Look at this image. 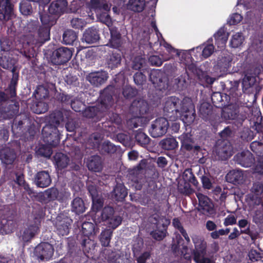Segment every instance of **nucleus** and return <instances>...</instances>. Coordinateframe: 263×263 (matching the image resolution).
I'll use <instances>...</instances> for the list:
<instances>
[{
  "label": "nucleus",
  "instance_id": "nucleus-1",
  "mask_svg": "<svg viewBox=\"0 0 263 263\" xmlns=\"http://www.w3.org/2000/svg\"><path fill=\"white\" fill-rule=\"evenodd\" d=\"M192 104L189 99L180 100L178 98L171 97L167 99L164 106L165 115L171 120L180 119L185 123L192 122L195 118L194 112L191 111Z\"/></svg>",
  "mask_w": 263,
  "mask_h": 263
},
{
  "label": "nucleus",
  "instance_id": "nucleus-2",
  "mask_svg": "<svg viewBox=\"0 0 263 263\" xmlns=\"http://www.w3.org/2000/svg\"><path fill=\"white\" fill-rule=\"evenodd\" d=\"M195 248L193 250V259L196 263H213L212 259L206 256V243L197 235L192 237Z\"/></svg>",
  "mask_w": 263,
  "mask_h": 263
},
{
  "label": "nucleus",
  "instance_id": "nucleus-3",
  "mask_svg": "<svg viewBox=\"0 0 263 263\" xmlns=\"http://www.w3.org/2000/svg\"><path fill=\"white\" fill-rule=\"evenodd\" d=\"M169 126L167 120L164 118L156 119L151 125L149 132L154 138H157L164 135Z\"/></svg>",
  "mask_w": 263,
  "mask_h": 263
},
{
  "label": "nucleus",
  "instance_id": "nucleus-4",
  "mask_svg": "<svg viewBox=\"0 0 263 263\" xmlns=\"http://www.w3.org/2000/svg\"><path fill=\"white\" fill-rule=\"evenodd\" d=\"M72 55V51L67 47L59 48L53 52L52 62L55 65H60L68 61Z\"/></svg>",
  "mask_w": 263,
  "mask_h": 263
},
{
  "label": "nucleus",
  "instance_id": "nucleus-5",
  "mask_svg": "<svg viewBox=\"0 0 263 263\" xmlns=\"http://www.w3.org/2000/svg\"><path fill=\"white\" fill-rule=\"evenodd\" d=\"M232 62V55L229 52L223 53L218 57L214 68L220 72H224L230 68Z\"/></svg>",
  "mask_w": 263,
  "mask_h": 263
},
{
  "label": "nucleus",
  "instance_id": "nucleus-6",
  "mask_svg": "<svg viewBox=\"0 0 263 263\" xmlns=\"http://www.w3.org/2000/svg\"><path fill=\"white\" fill-rule=\"evenodd\" d=\"M199 201V210L204 215H211L213 213V205L206 196L198 193L196 194Z\"/></svg>",
  "mask_w": 263,
  "mask_h": 263
},
{
  "label": "nucleus",
  "instance_id": "nucleus-7",
  "mask_svg": "<svg viewBox=\"0 0 263 263\" xmlns=\"http://www.w3.org/2000/svg\"><path fill=\"white\" fill-rule=\"evenodd\" d=\"M36 255L41 259H50L53 254V248L50 244L44 242L38 245L35 249Z\"/></svg>",
  "mask_w": 263,
  "mask_h": 263
},
{
  "label": "nucleus",
  "instance_id": "nucleus-8",
  "mask_svg": "<svg viewBox=\"0 0 263 263\" xmlns=\"http://www.w3.org/2000/svg\"><path fill=\"white\" fill-rule=\"evenodd\" d=\"M148 110L147 103L143 100H135L130 110L135 117H140L145 114Z\"/></svg>",
  "mask_w": 263,
  "mask_h": 263
},
{
  "label": "nucleus",
  "instance_id": "nucleus-9",
  "mask_svg": "<svg viewBox=\"0 0 263 263\" xmlns=\"http://www.w3.org/2000/svg\"><path fill=\"white\" fill-rule=\"evenodd\" d=\"M13 13L9 0H0V20H8Z\"/></svg>",
  "mask_w": 263,
  "mask_h": 263
},
{
  "label": "nucleus",
  "instance_id": "nucleus-10",
  "mask_svg": "<svg viewBox=\"0 0 263 263\" xmlns=\"http://www.w3.org/2000/svg\"><path fill=\"white\" fill-rule=\"evenodd\" d=\"M235 160L243 167H249L253 162L252 154L249 151H243L235 156Z\"/></svg>",
  "mask_w": 263,
  "mask_h": 263
},
{
  "label": "nucleus",
  "instance_id": "nucleus-11",
  "mask_svg": "<svg viewBox=\"0 0 263 263\" xmlns=\"http://www.w3.org/2000/svg\"><path fill=\"white\" fill-rule=\"evenodd\" d=\"M107 73L105 71H98L90 73L87 80L95 86H99L104 83L107 79Z\"/></svg>",
  "mask_w": 263,
  "mask_h": 263
},
{
  "label": "nucleus",
  "instance_id": "nucleus-12",
  "mask_svg": "<svg viewBox=\"0 0 263 263\" xmlns=\"http://www.w3.org/2000/svg\"><path fill=\"white\" fill-rule=\"evenodd\" d=\"M36 185L40 187H46L51 182V179L49 174L47 171H41L37 173L35 178Z\"/></svg>",
  "mask_w": 263,
  "mask_h": 263
},
{
  "label": "nucleus",
  "instance_id": "nucleus-13",
  "mask_svg": "<svg viewBox=\"0 0 263 263\" xmlns=\"http://www.w3.org/2000/svg\"><path fill=\"white\" fill-rule=\"evenodd\" d=\"M99 38L98 30L95 28H90L84 32L82 41L87 44H92L97 42Z\"/></svg>",
  "mask_w": 263,
  "mask_h": 263
},
{
  "label": "nucleus",
  "instance_id": "nucleus-14",
  "mask_svg": "<svg viewBox=\"0 0 263 263\" xmlns=\"http://www.w3.org/2000/svg\"><path fill=\"white\" fill-rule=\"evenodd\" d=\"M243 173L240 170H233L229 172L226 176L227 180L234 184H239L245 179Z\"/></svg>",
  "mask_w": 263,
  "mask_h": 263
},
{
  "label": "nucleus",
  "instance_id": "nucleus-15",
  "mask_svg": "<svg viewBox=\"0 0 263 263\" xmlns=\"http://www.w3.org/2000/svg\"><path fill=\"white\" fill-rule=\"evenodd\" d=\"M216 154L221 159H226L232 154V147L229 142L224 143L215 149Z\"/></svg>",
  "mask_w": 263,
  "mask_h": 263
},
{
  "label": "nucleus",
  "instance_id": "nucleus-16",
  "mask_svg": "<svg viewBox=\"0 0 263 263\" xmlns=\"http://www.w3.org/2000/svg\"><path fill=\"white\" fill-rule=\"evenodd\" d=\"M67 6V2L66 0H58L50 4L49 11L52 14H59L65 10Z\"/></svg>",
  "mask_w": 263,
  "mask_h": 263
},
{
  "label": "nucleus",
  "instance_id": "nucleus-17",
  "mask_svg": "<svg viewBox=\"0 0 263 263\" xmlns=\"http://www.w3.org/2000/svg\"><path fill=\"white\" fill-rule=\"evenodd\" d=\"M229 33L223 28L220 29L214 35L216 44L218 48L224 47L228 39Z\"/></svg>",
  "mask_w": 263,
  "mask_h": 263
},
{
  "label": "nucleus",
  "instance_id": "nucleus-18",
  "mask_svg": "<svg viewBox=\"0 0 263 263\" xmlns=\"http://www.w3.org/2000/svg\"><path fill=\"white\" fill-rule=\"evenodd\" d=\"M237 112V107L234 105H230L223 108L221 116L226 120H233L236 118Z\"/></svg>",
  "mask_w": 263,
  "mask_h": 263
},
{
  "label": "nucleus",
  "instance_id": "nucleus-19",
  "mask_svg": "<svg viewBox=\"0 0 263 263\" xmlns=\"http://www.w3.org/2000/svg\"><path fill=\"white\" fill-rule=\"evenodd\" d=\"M127 195V192L125 186L121 184L116 186L113 192L111 193L112 199L117 201H122Z\"/></svg>",
  "mask_w": 263,
  "mask_h": 263
},
{
  "label": "nucleus",
  "instance_id": "nucleus-20",
  "mask_svg": "<svg viewBox=\"0 0 263 263\" xmlns=\"http://www.w3.org/2000/svg\"><path fill=\"white\" fill-rule=\"evenodd\" d=\"M87 167L89 170L98 172L102 170V162L99 156L91 157L87 161Z\"/></svg>",
  "mask_w": 263,
  "mask_h": 263
},
{
  "label": "nucleus",
  "instance_id": "nucleus-21",
  "mask_svg": "<svg viewBox=\"0 0 263 263\" xmlns=\"http://www.w3.org/2000/svg\"><path fill=\"white\" fill-rule=\"evenodd\" d=\"M15 158L14 152L9 148H6L0 152V158L2 162L7 164H11Z\"/></svg>",
  "mask_w": 263,
  "mask_h": 263
},
{
  "label": "nucleus",
  "instance_id": "nucleus-22",
  "mask_svg": "<svg viewBox=\"0 0 263 263\" xmlns=\"http://www.w3.org/2000/svg\"><path fill=\"white\" fill-rule=\"evenodd\" d=\"M160 145L165 150H173L178 146V143L173 137H168L162 140Z\"/></svg>",
  "mask_w": 263,
  "mask_h": 263
},
{
  "label": "nucleus",
  "instance_id": "nucleus-23",
  "mask_svg": "<svg viewBox=\"0 0 263 263\" xmlns=\"http://www.w3.org/2000/svg\"><path fill=\"white\" fill-rule=\"evenodd\" d=\"M157 227L160 230H157L153 232L152 236L156 240H160L162 239L165 236L166 228L163 223V219H161L157 223Z\"/></svg>",
  "mask_w": 263,
  "mask_h": 263
},
{
  "label": "nucleus",
  "instance_id": "nucleus-24",
  "mask_svg": "<svg viewBox=\"0 0 263 263\" xmlns=\"http://www.w3.org/2000/svg\"><path fill=\"white\" fill-rule=\"evenodd\" d=\"M105 101V100L102 101L101 105H99L98 107H96L92 106L86 109L84 112L85 116L88 118H92L94 116L97 115V113L95 112L96 110H98V111H104L106 109L108 106Z\"/></svg>",
  "mask_w": 263,
  "mask_h": 263
},
{
  "label": "nucleus",
  "instance_id": "nucleus-25",
  "mask_svg": "<svg viewBox=\"0 0 263 263\" xmlns=\"http://www.w3.org/2000/svg\"><path fill=\"white\" fill-rule=\"evenodd\" d=\"M54 161L59 169L66 167L69 163V159L67 156L62 153L56 154L54 156Z\"/></svg>",
  "mask_w": 263,
  "mask_h": 263
},
{
  "label": "nucleus",
  "instance_id": "nucleus-26",
  "mask_svg": "<svg viewBox=\"0 0 263 263\" xmlns=\"http://www.w3.org/2000/svg\"><path fill=\"white\" fill-rule=\"evenodd\" d=\"M72 211L77 214L83 213L85 210V206L82 199L80 198H76L72 202Z\"/></svg>",
  "mask_w": 263,
  "mask_h": 263
},
{
  "label": "nucleus",
  "instance_id": "nucleus-27",
  "mask_svg": "<svg viewBox=\"0 0 263 263\" xmlns=\"http://www.w3.org/2000/svg\"><path fill=\"white\" fill-rule=\"evenodd\" d=\"M144 7V0H130L127 6L129 9L135 12L142 11Z\"/></svg>",
  "mask_w": 263,
  "mask_h": 263
},
{
  "label": "nucleus",
  "instance_id": "nucleus-28",
  "mask_svg": "<svg viewBox=\"0 0 263 263\" xmlns=\"http://www.w3.org/2000/svg\"><path fill=\"white\" fill-rule=\"evenodd\" d=\"M252 190L254 194L252 197V200L256 198L255 204H259L261 202V196L263 195V186L260 183H255L252 187Z\"/></svg>",
  "mask_w": 263,
  "mask_h": 263
},
{
  "label": "nucleus",
  "instance_id": "nucleus-29",
  "mask_svg": "<svg viewBox=\"0 0 263 263\" xmlns=\"http://www.w3.org/2000/svg\"><path fill=\"white\" fill-rule=\"evenodd\" d=\"M190 133H184L179 137L181 140L182 147L190 150L192 148L193 140Z\"/></svg>",
  "mask_w": 263,
  "mask_h": 263
},
{
  "label": "nucleus",
  "instance_id": "nucleus-30",
  "mask_svg": "<svg viewBox=\"0 0 263 263\" xmlns=\"http://www.w3.org/2000/svg\"><path fill=\"white\" fill-rule=\"evenodd\" d=\"M121 57L120 53H113L107 59V62L108 66L111 68L118 66L121 62Z\"/></svg>",
  "mask_w": 263,
  "mask_h": 263
},
{
  "label": "nucleus",
  "instance_id": "nucleus-31",
  "mask_svg": "<svg viewBox=\"0 0 263 263\" xmlns=\"http://www.w3.org/2000/svg\"><path fill=\"white\" fill-rule=\"evenodd\" d=\"M82 231L85 236L88 237L95 235L96 233L94 224L90 222H85L83 223Z\"/></svg>",
  "mask_w": 263,
  "mask_h": 263
},
{
  "label": "nucleus",
  "instance_id": "nucleus-32",
  "mask_svg": "<svg viewBox=\"0 0 263 263\" xmlns=\"http://www.w3.org/2000/svg\"><path fill=\"white\" fill-rule=\"evenodd\" d=\"M176 239H177V245L174 243L172 246V249L175 252H178L181 255L185 256L187 250V247L182 245L181 242L183 240L180 236L179 238L177 236Z\"/></svg>",
  "mask_w": 263,
  "mask_h": 263
},
{
  "label": "nucleus",
  "instance_id": "nucleus-33",
  "mask_svg": "<svg viewBox=\"0 0 263 263\" xmlns=\"http://www.w3.org/2000/svg\"><path fill=\"white\" fill-rule=\"evenodd\" d=\"M77 39L76 33L72 30H68L63 34V42L66 44H72Z\"/></svg>",
  "mask_w": 263,
  "mask_h": 263
},
{
  "label": "nucleus",
  "instance_id": "nucleus-34",
  "mask_svg": "<svg viewBox=\"0 0 263 263\" xmlns=\"http://www.w3.org/2000/svg\"><path fill=\"white\" fill-rule=\"evenodd\" d=\"M38 227L36 226H31L25 230L23 235L24 241H28L37 232Z\"/></svg>",
  "mask_w": 263,
  "mask_h": 263
},
{
  "label": "nucleus",
  "instance_id": "nucleus-35",
  "mask_svg": "<svg viewBox=\"0 0 263 263\" xmlns=\"http://www.w3.org/2000/svg\"><path fill=\"white\" fill-rule=\"evenodd\" d=\"M244 40L243 36L240 33L234 34L230 41V45L233 48H237L241 45Z\"/></svg>",
  "mask_w": 263,
  "mask_h": 263
},
{
  "label": "nucleus",
  "instance_id": "nucleus-36",
  "mask_svg": "<svg viewBox=\"0 0 263 263\" xmlns=\"http://www.w3.org/2000/svg\"><path fill=\"white\" fill-rule=\"evenodd\" d=\"M111 234L112 231L108 229L105 230L101 233L100 241L102 246L105 247L108 246L111 239Z\"/></svg>",
  "mask_w": 263,
  "mask_h": 263
},
{
  "label": "nucleus",
  "instance_id": "nucleus-37",
  "mask_svg": "<svg viewBox=\"0 0 263 263\" xmlns=\"http://www.w3.org/2000/svg\"><path fill=\"white\" fill-rule=\"evenodd\" d=\"M39 41L44 42L49 39V28L48 27H40L38 30Z\"/></svg>",
  "mask_w": 263,
  "mask_h": 263
},
{
  "label": "nucleus",
  "instance_id": "nucleus-38",
  "mask_svg": "<svg viewBox=\"0 0 263 263\" xmlns=\"http://www.w3.org/2000/svg\"><path fill=\"white\" fill-rule=\"evenodd\" d=\"M256 79L255 76L247 74L243 79V87L246 89L249 88L253 86L256 83Z\"/></svg>",
  "mask_w": 263,
  "mask_h": 263
},
{
  "label": "nucleus",
  "instance_id": "nucleus-39",
  "mask_svg": "<svg viewBox=\"0 0 263 263\" xmlns=\"http://www.w3.org/2000/svg\"><path fill=\"white\" fill-rule=\"evenodd\" d=\"M251 150L259 156L263 155V144L258 142L254 141L250 145Z\"/></svg>",
  "mask_w": 263,
  "mask_h": 263
},
{
  "label": "nucleus",
  "instance_id": "nucleus-40",
  "mask_svg": "<svg viewBox=\"0 0 263 263\" xmlns=\"http://www.w3.org/2000/svg\"><path fill=\"white\" fill-rule=\"evenodd\" d=\"M172 58V56L169 57H163L162 55V60L157 55L151 56L149 58V62L153 65L160 66L163 62V61H167L170 60Z\"/></svg>",
  "mask_w": 263,
  "mask_h": 263
},
{
  "label": "nucleus",
  "instance_id": "nucleus-41",
  "mask_svg": "<svg viewBox=\"0 0 263 263\" xmlns=\"http://www.w3.org/2000/svg\"><path fill=\"white\" fill-rule=\"evenodd\" d=\"M2 224L3 225L2 228L3 232L6 234L12 232L15 229V224L12 220H4L2 222Z\"/></svg>",
  "mask_w": 263,
  "mask_h": 263
},
{
  "label": "nucleus",
  "instance_id": "nucleus-42",
  "mask_svg": "<svg viewBox=\"0 0 263 263\" xmlns=\"http://www.w3.org/2000/svg\"><path fill=\"white\" fill-rule=\"evenodd\" d=\"M113 214L114 209L111 207L107 206L104 208L101 215L102 220L107 223L113 215Z\"/></svg>",
  "mask_w": 263,
  "mask_h": 263
},
{
  "label": "nucleus",
  "instance_id": "nucleus-43",
  "mask_svg": "<svg viewBox=\"0 0 263 263\" xmlns=\"http://www.w3.org/2000/svg\"><path fill=\"white\" fill-rule=\"evenodd\" d=\"M20 9L21 13L25 15L30 14L32 10L31 6L27 1H24L21 3Z\"/></svg>",
  "mask_w": 263,
  "mask_h": 263
},
{
  "label": "nucleus",
  "instance_id": "nucleus-44",
  "mask_svg": "<svg viewBox=\"0 0 263 263\" xmlns=\"http://www.w3.org/2000/svg\"><path fill=\"white\" fill-rule=\"evenodd\" d=\"M121 221L122 218L120 216L112 215L107 222V224L109 227L114 229L121 224Z\"/></svg>",
  "mask_w": 263,
  "mask_h": 263
},
{
  "label": "nucleus",
  "instance_id": "nucleus-45",
  "mask_svg": "<svg viewBox=\"0 0 263 263\" xmlns=\"http://www.w3.org/2000/svg\"><path fill=\"white\" fill-rule=\"evenodd\" d=\"M136 141L140 145H145L148 143L149 141L148 137L143 132H139L135 135Z\"/></svg>",
  "mask_w": 263,
  "mask_h": 263
},
{
  "label": "nucleus",
  "instance_id": "nucleus-46",
  "mask_svg": "<svg viewBox=\"0 0 263 263\" xmlns=\"http://www.w3.org/2000/svg\"><path fill=\"white\" fill-rule=\"evenodd\" d=\"M173 224L174 226V227L177 228L179 230L180 233L182 234V235L184 237L185 239L187 242H190V238L188 236L187 234L186 233L185 231L181 227V223H180L179 220L178 219H174L173 221Z\"/></svg>",
  "mask_w": 263,
  "mask_h": 263
},
{
  "label": "nucleus",
  "instance_id": "nucleus-47",
  "mask_svg": "<svg viewBox=\"0 0 263 263\" xmlns=\"http://www.w3.org/2000/svg\"><path fill=\"white\" fill-rule=\"evenodd\" d=\"M204 47L202 49V56L204 58H206L210 57L214 52V47L211 44H208L203 45Z\"/></svg>",
  "mask_w": 263,
  "mask_h": 263
},
{
  "label": "nucleus",
  "instance_id": "nucleus-48",
  "mask_svg": "<svg viewBox=\"0 0 263 263\" xmlns=\"http://www.w3.org/2000/svg\"><path fill=\"white\" fill-rule=\"evenodd\" d=\"M58 194L59 192L57 189L50 188L44 193V196L49 200H54L58 197Z\"/></svg>",
  "mask_w": 263,
  "mask_h": 263
},
{
  "label": "nucleus",
  "instance_id": "nucleus-49",
  "mask_svg": "<svg viewBox=\"0 0 263 263\" xmlns=\"http://www.w3.org/2000/svg\"><path fill=\"white\" fill-rule=\"evenodd\" d=\"M98 19L103 23L106 24L108 27L111 24V19L106 12L100 13L97 12Z\"/></svg>",
  "mask_w": 263,
  "mask_h": 263
},
{
  "label": "nucleus",
  "instance_id": "nucleus-50",
  "mask_svg": "<svg viewBox=\"0 0 263 263\" xmlns=\"http://www.w3.org/2000/svg\"><path fill=\"white\" fill-rule=\"evenodd\" d=\"M111 34L110 42L112 45L114 47H117L119 44V39L120 37V34L116 31L112 29H110Z\"/></svg>",
  "mask_w": 263,
  "mask_h": 263
},
{
  "label": "nucleus",
  "instance_id": "nucleus-51",
  "mask_svg": "<svg viewBox=\"0 0 263 263\" xmlns=\"http://www.w3.org/2000/svg\"><path fill=\"white\" fill-rule=\"evenodd\" d=\"M211 111V105L206 102L202 103L199 108V111L203 116L209 115Z\"/></svg>",
  "mask_w": 263,
  "mask_h": 263
},
{
  "label": "nucleus",
  "instance_id": "nucleus-52",
  "mask_svg": "<svg viewBox=\"0 0 263 263\" xmlns=\"http://www.w3.org/2000/svg\"><path fill=\"white\" fill-rule=\"evenodd\" d=\"M92 209L95 211H98L103 206L102 199L98 196L92 198Z\"/></svg>",
  "mask_w": 263,
  "mask_h": 263
},
{
  "label": "nucleus",
  "instance_id": "nucleus-53",
  "mask_svg": "<svg viewBox=\"0 0 263 263\" xmlns=\"http://www.w3.org/2000/svg\"><path fill=\"white\" fill-rule=\"evenodd\" d=\"M242 16L238 13H234L230 16L228 20V23L231 25H235L242 20Z\"/></svg>",
  "mask_w": 263,
  "mask_h": 263
},
{
  "label": "nucleus",
  "instance_id": "nucleus-54",
  "mask_svg": "<svg viewBox=\"0 0 263 263\" xmlns=\"http://www.w3.org/2000/svg\"><path fill=\"white\" fill-rule=\"evenodd\" d=\"M73 27L77 29L82 28L86 24L85 21L81 18H74L71 21Z\"/></svg>",
  "mask_w": 263,
  "mask_h": 263
},
{
  "label": "nucleus",
  "instance_id": "nucleus-55",
  "mask_svg": "<svg viewBox=\"0 0 263 263\" xmlns=\"http://www.w3.org/2000/svg\"><path fill=\"white\" fill-rule=\"evenodd\" d=\"M39 153L40 154L43 156L46 157H50L52 153V152L50 147L42 146L39 148Z\"/></svg>",
  "mask_w": 263,
  "mask_h": 263
},
{
  "label": "nucleus",
  "instance_id": "nucleus-56",
  "mask_svg": "<svg viewBox=\"0 0 263 263\" xmlns=\"http://www.w3.org/2000/svg\"><path fill=\"white\" fill-rule=\"evenodd\" d=\"M51 118H53L52 122H55L56 125H59L64 120L63 113L61 111H58L52 115Z\"/></svg>",
  "mask_w": 263,
  "mask_h": 263
},
{
  "label": "nucleus",
  "instance_id": "nucleus-57",
  "mask_svg": "<svg viewBox=\"0 0 263 263\" xmlns=\"http://www.w3.org/2000/svg\"><path fill=\"white\" fill-rule=\"evenodd\" d=\"M37 108L34 112L40 114L46 112L48 110V105L42 102H40L36 104Z\"/></svg>",
  "mask_w": 263,
  "mask_h": 263
},
{
  "label": "nucleus",
  "instance_id": "nucleus-58",
  "mask_svg": "<svg viewBox=\"0 0 263 263\" xmlns=\"http://www.w3.org/2000/svg\"><path fill=\"white\" fill-rule=\"evenodd\" d=\"M145 63V60L141 57H138L135 58L134 61L133 68L136 70L141 68Z\"/></svg>",
  "mask_w": 263,
  "mask_h": 263
},
{
  "label": "nucleus",
  "instance_id": "nucleus-59",
  "mask_svg": "<svg viewBox=\"0 0 263 263\" xmlns=\"http://www.w3.org/2000/svg\"><path fill=\"white\" fill-rule=\"evenodd\" d=\"M71 107L73 110H74L76 111H80L82 109L84 108V104L83 103L78 100H74L71 102Z\"/></svg>",
  "mask_w": 263,
  "mask_h": 263
},
{
  "label": "nucleus",
  "instance_id": "nucleus-60",
  "mask_svg": "<svg viewBox=\"0 0 263 263\" xmlns=\"http://www.w3.org/2000/svg\"><path fill=\"white\" fill-rule=\"evenodd\" d=\"M134 81L137 85L142 84L146 80V77L141 72H137L134 77Z\"/></svg>",
  "mask_w": 263,
  "mask_h": 263
},
{
  "label": "nucleus",
  "instance_id": "nucleus-61",
  "mask_svg": "<svg viewBox=\"0 0 263 263\" xmlns=\"http://www.w3.org/2000/svg\"><path fill=\"white\" fill-rule=\"evenodd\" d=\"M40 18L43 25H44V27H48L49 28L50 26L52 25V23L50 22L49 15L47 14L41 15Z\"/></svg>",
  "mask_w": 263,
  "mask_h": 263
},
{
  "label": "nucleus",
  "instance_id": "nucleus-62",
  "mask_svg": "<svg viewBox=\"0 0 263 263\" xmlns=\"http://www.w3.org/2000/svg\"><path fill=\"white\" fill-rule=\"evenodd\" d=\"M16 182L21 186L24 187L25 190L29 189L28 185L26 183L23 175H18L16 177Z\"/></svg>",
  "mask_w": 263,
  "mask_h": 263
},
{
  "label": "nucleus",
  "instance_id": "nucleus-63",
  "mask_svg": "<svg viewBox=\"0 0 263 263\" xmlns=\"http://www.w3.org/2000/svg\"><path fill=\"white\" fill-rule=\"evenodd\" d=\"M236 222V218L234 216L231 215H229L225 218L223 224L225 226H228L235 224Z\"/></svg>",
  "mask_w": 263,
  "mask_h": 263
},
{
  "label": "nucleus",
  "instance_id": "nucleus-64",
  "mask_svg": "<svg viewBox=\"0 0 263 263\" xmlns=\"http://www.w3.org/2000/svg\"><path fill=\"white\" fill-rule=\"evenodd\" d=\"M249 258L252 261L257 260L259 257V254L255 250H251L248 255Z\"/></svg>",
  "mask_w": 263,
  "mask_h": 263
}]
</instances>
